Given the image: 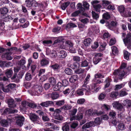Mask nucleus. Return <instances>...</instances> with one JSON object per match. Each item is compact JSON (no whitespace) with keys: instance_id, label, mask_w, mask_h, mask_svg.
<instances>
[{"instance_id":"43","label":"nucleus","mask_w":131,"mask_h":131,"mask_svg":"<svg viewBox=\"0 0 131 131\" xmlns=\"http://www.w3.org/2000/svg\"><path fill=\"white\" fill-rule=\"evenodd\" d=\"M1 14H6L8 11V9L5 7L1 8L0 9Z\"/></svg>"},{"instance_id":"49","label":"nucleus","mask_w":131,"mask_h":131,"mask_svg":"<svg viewBox=\"0 0 131 131\" xmlns=\"http://www.w3.org/2000/svg\"><path fill=\"white\" fill-rule=\"evenodd\" d=\"M130 53L126 51H125L124 52V58L127 60H128Z\"/></svg>"},{"instance_id":"21","label":"nucleus","mask_w":131,"mask_h":131,"mask_svg":"<svg viewBox=\"0 0 131 131\" xmlns=\"http://www.w3.org/2000/svg\"><path fill=\"white\" fill-rule=\"evenodd\" d=\"M2 18V20L5 22L10 21L13 19V18L10 16L8 15L4 16Z\"/></svg>"},{"instance_id":"44","label":"nucleus","mask_w":131,"mask_h":131,"mask_svg":"<svg viewBox=\"0 0 131 131\" xmlns=\"http://www.w3.org/2000/svg\"><path fill=\"white\" fill-rule=\"evenodd\" d=\"M64 72L66 74L68 75H71L73 73L72 70L69 68H67L65 69Z\"/></svg>"},{"instance_id":"14","label":"nucleus","mask_w":131,"mask_h":131,"mask_svg":"<svg viewBox=\"0 0 131 131\" xmlns=\"http://www.w3.org/2000/svg\"><path fill=\"white\" fill-rule=\"evenodd\" d=\"M103 81V80H101L96 78L94 79L92 81L93 83L91 85L92 87L91 89L92 90L95 89V87L96 86V85L97 84H100Z\"/></svg>"},{"instance_id":"47","label":"nucleus","mask_w":131,"mask_h":131,"mask_svg":"<svg viewBox=\"0 0 131 131\" xmlns=\"http://www.w3.org/2000/svg\"><path fill=\"white\" fill-rule=\"evenodd\" d=\"M93 6L96 11L97 12H100V8L101 7V6L100 4H99L96 5H94Z\"/></svg>"},{"instance_id":"17","label":"nucleus","mask_w":131,"mask_h":131,"mask_svg":"<svg viewBox=\"0 0 131 131\" xmlns=\"http://www.w3.org/2000/svg\"><path fill=\"white\" fill-rule=\"evenodd\" d=\"M123 105L126 106L128 109L131 108V100L128 99L124 100L123 101Z\"/></svg>"},{"instance_id":"59","label":"nucleus","mask_w":131,"mask_h":131,"mask_svg":"<svg viewBox=\"0 0 131 131\" xmlns=\"http://www.w3.org/2000/svg\"><path fill=\"white\" fill-rule=\"evenodd\" d=\"M128 93L126 91H124V89H122L119 92V95L121 96H123L127 95Z\"/></svg>"},{"instance_id":"32","label":"nucleus","mask_w":131,"mask_h":131,"mask_svg":"<svg viewBox=\"0 0 131 131\" xmlns=\"http://www.w3.org/2000/svg\"><path fill=\"white\" fill-rule=\"evenodd\" d=\"M80 66L81 67H87L88 65V62L86 60L82 61L80 63Z\"/></svg>"},{"instance_id":"25","label":"nucleus","mask_w":131,"mask_h":131,"mask_svg":"<svg viewBox=\"0 0 131 131\" xmlns=\"http://www.w3.org/2000/svg\"><path fill=\"white\" fill-rule=\"evenodd\" d=\"M72 106L70 104H67L61 107L60 108L62 111V110L65 111H67L70 110L72 108Z\"/></svg>"},{"instance_id":"9","label":"nucleus","mask_w":131,"mask_h":131,"mask_svg":"<svg viewBox=\"0 0 131 131\" xmlns=\"http://www.w3.org/2000/svg\"><path fill=\"white\" fill-rule=\"evenodd\" d=\"M16 87V85L14 84H10L7 86L4 87L3 91L5 92H11L14 90Z\"/></svg>"},{"instance_id":"57","label":"nucleus","mask_w":131,"mask_h":131,"mask_svg":"<svg viewBox=\"0 0 131 131\" xmlns=\"http://www.w3.org/2000/svg\"><path fill=\"white\" fill-rule=\"evenodd\" d=\"M102 109L104 110L105 111H107L110 109V107L109 106L104 104L102 107Z\"/></svg>"},{"instance_id":"30","label":"nucleus","mask_w":131,"mask_h":131,"mask_svg":"<svg viewBox=\"0 0 131 131\" xmlns=\"http://www.w3.org/2000/svg\"><path fill=\"white\" fill-rule=\"evenodd\" d=\"M92 41V40L90 38L86 39L84 41V44L86 47H88L90 45Z\"/></svg>"},{"instance_id":"53","label":"nucleus","mask_w":131,"mask_h":131,"mask_svg":"<svg viewBox=\"0 0 131 131\" xmlns=\"http://www.w3.org/2000/svg\"><path fill=\"white\" fill-rule=\"evenodd\" d=\"M95 78H103L104 77V75L102 73H97L95 74L94 75Z\"/></svg>"},{"instance_id":"4","label":"nucleus","mask_w":131,"mask_h":131,"mask_svg":"<svg viewBox=\"0 0 131 131\" xmlns=\"http://www.w3.org/2000/svg\"><path fill=\"white\" fill-rule=\"evenodd\" d=\"M131 33L127 34L126 38L123 39V41L125 45L127 46V48L131 50Z\"/></svg>"},{"instance_id":"34","label":"nucleus","mask_w":131,"mask_h":131,"mask_svg":"<svg viewBox=\"0 0 131 131\" xmlns=\"http://www.w3.org/2000/svg\"><path fill=\"white\" fill-rule=\"evenodd\" d=\"M62 129L63 131H70V129L69 124L66 123L62 127Z\"/></svg>"},{"instance_id":"12","label":"nucleus","mask_w":131,"mask_h":131,"mask_svg":"<svg viewBox=\"0 0 131 131\" xmlns=\"http://www.w3.org/2000/svg\"><path fill=\"white\" fill-rule=\"evenodd\" d=\"M54 102L51 101H47L46 102H42L39 105L43 107H47L49 106H51L54 105Z\"/></svg>"},{"instance_id":"20","label":"nucleus","mask_w":131,"mask_h":131,"mask_svg":"<svg viewBox=\"0 0 131 131\" xmlns=\"http://www.w3.org/2000/svg\"><path fill=\"white\" fill-rule=\"evenodd\" d=\"M119 93L118 92L114 91L110 93V96L113 99H117Z\"/></svg>"},{"instance_id":"52","label":"nucleus","mask_w":131,"mask_h":131,"mask_svg":"<svg viewBox=\"0 0 131 131\" xmlns=\"http://www.w3.org/2000/svg\"><path fill=\"white\" fill-rule=\"evenodd\" d=\"M118 129L120 130H124L125 128L124 124L122 123H120L118 125Z\"/></svg>"},{"instance_id":"36","label":"nucleus","mask_w":131,"mask_h":131,"mask_svg":"<svg viewBox=\"0 0 131 131\" xmlns=\"http://www.w3.org/2000/svg\"><path fill=\"white\" fill-rule=\"evenodd\" d=\"M70 3L69 1H68L66 2H64L61 5V8L63 10L66 9V8L70 4Z\"/></svg>"},{"instance_id":"38","label":"nucleus","mask_w":131,"mask_h":131,"mask_svg":"<svg viewBox=\"0 0 131 131\" xmlns=\"http://www.w3.org/2000/svg\"><path fill=\"white\" fill-rule=\"evenodd\" d=\"M50 67L54 70H58L61 67L60 66L59 64L56 63L51 65Z\"/></svg>"},{"instance_id":"19","label":"nucleus","mask_w":131,"mask_h":131,"mask_svg":"<svg viewBox=\"0 0 131 131\" xmlns=\"http://www.w3.org/2000/svg\"><path fill=\"white\" fill-rule=\"evenodd\" d=\"M35 0H26L25 1V5L26 6L28 7H33Z\"/></svg>"},{"instance_id":"29","label":"nucleus","mask_w":131,"mask_h":131,"mask_svg":"<svg viewBox=\"0 0 131 131\" xmlns=\"http://www.w3.org/2000/svg\"><path fill=\"white\" fill-rule=\"evenodd\" d=\"M58 54L59 57L61 58H65L67 55L66 52L64 50H61L58 53Z\"/></svg>"},{"instance_id":"1","label":"nucleus","mask_w":131,"mask_h":131,"mask_svg":"<svg viewBox=\"0 0 131 131\" xmlns=\"http://www.w3.org/2000/svg\"><path fill=\"white\" fill-rule=\"evenodd\" d=\"M127 74L124 69H119L115 70L113 73V74L115 77H117L119 79H122Z\"/></svg>"},{"instance_id":"55","label":"nucleus","mask_w":131,"mask_h":131,"mask_svg":"<svg viewBox=\"0 0 131 131\" xmlns=\"http://www.w3.org/2000/svg\"><path fill=\"white\" fill-rule=\"evenodd\" d=\"M117 24V23L116 22H115L114 21H112L110 25H109L108 26V28L109 29L111 30H112V27H115L116 26Z\"/></svg>"},{"instance_id":"2","label":"nucleus","mask_w":131,"mask_h":131,"mask_svg":"<svg viewBox=\"0 0 131 131\" xmlns=\"http://www.w3.org/2000/svg\"><path fill=\"white\" fill-rule=\"evenodd\" d=\"M42 91V88L37 85H34L32 87L30 91V93L32 95H39Z\"/></svg>"},{"instance_id":"31","label":"nucleus","mask_w":131,"mask_h":131,"mask_svg":"<svg viewBox=\"0 0 131 131\" xmlns=\"http://www.w3.org/2000/svg\"><path fill=\"white\" fill-rule=\"evenodd\" d=\"M4 85L3 83H0V99L3 100L4 98L3 95V92L1 91H3V89L4 88Z\"/></svg>"},{"instance_id":"37","label":"nucleus","mask_w":131,"mask_h":131,"mask_svg":"<svg viewBox=\"0 0 131 131\" xmlns=\"http://www.w3.org/2000/svg\"><path fill=\"white\" fill-rule=\"evenodd\" d=\"M101 59L102 58H101L95 56L93 59V63L95 64H96L100 61Z\"/></svg>"},{"instance_id":"41","label":"nucleus","mask_w":131,"mask_h":131,"mask_svg":"<svg viewBox=\"0 0 131 131\" xmlns=\"http://www.w3.org/2000/svg\"><path fill=\"white\" fill-rule=\"evenodd\" d=\"M49 80L50 83L51 84L52 86H54L55 85L56 83V81L54 78L50 77L49 79Z\"/></svg>"},{"instance_id":"5","label":"nucleus","mask_w":131,"mask_h":131,"mask_svg":"<svg viewBox=\"0 0 131 131\" xmlns=\"http://www.w3.org/2000/svg\"><path fill=\"white\" fill-rule=\"evenodd\" d=\"M112 105L114 108L122 112L125 111L123 105L119 101H114L112 103Z\"/></svg>"},{"instance_id":"23","label":"nucleus","mask_w":131,"mask_h":131,"mask_svg":"<svg viewBox=\"0 0 131 131\" xmlns=\"http://www.w3.org/2000/svg\"><path fill=\"white\" fill-rule=\"evenodd\" d=\"M78 78L77 75H74L71 76V77L69 78V80L70 82L74 83L78 80Z\"/></svg>"},{"instance_id":"64","label":"nucleus","mask_w":131,"mask_h":131,"mask_svg":"<svg viewBox=\"0 0 131 131\" xmlns=\"http://www.w3.org/2000/svg\"><path fill=\"white\" fill-rule=\"evenodd\" d=\"M62 82L63 86L64 87L67 86L69 84V82L66 79H65L62 80Z\"/></svg>"},{"instance_id":"45","label":"nucleus","mask_w":131,"mask_h":131,"mask_svg":"<svg viewBox=\"0 0 131 131\" xmlns=\"http://www.w3.org/2000/svg\"><path fill=\"white\" fill-rule=\"evenodd\" d=\"M32 78V76L30 73H27L26 74L25 78L26 80L30 81L31 79Z\"/></svg>"},{"instance_id":"58","label":"nucleus","mask_w":131,"mask_h":131,"mask_svg":"<svg viewBox=\"0 0 131 131\" xmlns=\"http://www.w3.org/2000/svg\"><path fill=\"white\" fill-rule=\"evenodd\" d=\"M102 121V118H97L95 120V123L97 125H100Z\"/></svg>"},{"instance_id":"60","label":"nucleus","mask_w":131,"mask_h":131,"mask_svg":"<svg viewBox=\"0 0 131 131\" xmlns=\"http://www.w3.org/2000/svg\"><path fill=\"white\" fill-rule=\"evenodd\" d=\"M84 71V70L82 69H77L75 71V72L76 74H80L83 73Z\"/></svg>"},{"instance_id":"13","label":"nucleus","mask_w":131,"mask_h":131,"mask_svg":"<svg viewBox=\"0 0 131 131\" xmlns=\"http://www.w3.org/2000/svg\"><path fill=\"white\" fill-rule=\"evenodd\" d=\"M17 119L16 123L17 125L21 126L23 124V122H24L25 118L22 116L18 115L17 116Z\"/></svg>"},{"instance_id":"16","label":"nucleus","mask_w":131,"mask_h":131,"mask_svg":"<svg viewBox=\"0 0 131 131\" xmlns=\"http://www.w3.org/2000/svg\"><path fill=\"white\" fill-rule=\"evenodd\" d=\"M12 53L11 52H6L3 53L2 57V58H5L8 60H11L13 59V57L11 56Z\"/></svg>"},{"instance_id":"46","label":"nucleus","mask_w":131,"mask_h":131,"mask_svg":"<svg viewBox=\"0 0 131 131\" xmlns=\"http://www.w3.org/2000/svg\"><path fill=\"white\" fill-rule=\"evenodd\" d=\"M80 67L79 64L78 62H76L73 63V65L71 66V67L73 69H77Z\"/></svg>"},{"instance_id":"6","label":"nucleus","mask_w":131,"mask_h":131,"mask_svg":"<svg viewBox=\"0 0 131 131\" xmlns=\"http://www.w3.org/2000/svg\"><path fill=\"white\" fill-rule=\"evenodd\" d=\"M125 7L123 5L120 6L118 7V11L123 16H130L131 15L130 12L128 11H125Z\"/></svg>"},{"instance_id":"24","label":"nucleus","mask_w":131,"mask_h":131,"mask_svg":"<svg viewBox=\"0 0 131 131\" xmlns=\"http://www.w3.org/2000/svg\"><path fill=\"white\" fill-rule=\"evenodd\" d=\"M49 63V61L45 58L43 59L40 62L41 65L43 67L47 66Z\"/></svg>"},{"instance_id":"10","label":"nucleus","mask_w":131,"mask_h":131,"mask_svg":"<svg viewBox=\"0 0 131 131\" xmlns=\"http://www.w3.org/2000/svg\"><path fill=\"white\" fill-rule=\"evenodd\" d=\"M21 105L25 109L27 108L28 106L32 108H34L37 107L36 104L34 103H29L23 101L22 102Z\"/></svg>"},{"instance_id":"33","label":"nucleus","mask_w":131,"mask_h":131,"mask_svg":"<svg viewBox=\"0 0 131 131\" xmlns=\"http://www.w3.org/2000/svg\"><path fill=\"white\" fill-rule=\"evenodd\" d=\"M37 7H43V4L42 2H40L39 1L37 2L35 0V2L33 4V7L36 8Z\"/></svg>"},{"instance_id":"15","label":"nucleus","mask_w":131,"mask_h":131,"mask_svg":"<svg viewBox=\"0 0 131 131\" xmlns=\"http://www.w3.org/2000/svg\"><path fill=\"white\" fill-rule=\"evenodd\" d=\"M109 115L114 119L112 121V123L114 124H115L116 123V121L115 119V116L116 115V112L113 110H111L109 112Z\"/></svg>"},{"instance_id":"54","label":"nucleus","mask_w":131,"mask_h":131,"mask_svg":"<svg viewBox=\"0 0 131 131\" xmlns=\"http://www.w3.org/2000/svg\"><path fill=\"white\" fill-rule=\"evenodd\" d=\"M64 40V39L62 37H60L58 38L57 39L54 41V44L57 43L61 42H63Z\"/></svg>"},{"instance_id":"11","label":"nucleus","mask_w":131,"mask_h":131,"mask_svg":"<svg viewBox=\"0 0 131 131\" xmlns=\"http://www.w3.org/2000/svg\"><path fill=\"white\" fill-rule=\"evenodd\" d=\"M69 125L70 127V131H76L79 125L78 122L75 121L70 123Z\"/></svg>"},{"instance_id":"62","label":"nucleus","mask_w":131,"mask_h":131,"mask_svg":"<svg viewBox=\"0 0 131 131\" xmlns=\"http://www.w3.org/2000/svg\"><path fill=\"white\" fill-rule=\"evenodd\" d=\"M92 16L94 19H97L99 17V15L98 14L95 12L92 11Z\"/></svg>"},{"instance_id":"51","label":"nucleus","mask_w":131,"mask_h":131,"mask_svg":"<svg viewBox=\"0 0 131 131\" xmlns=\"http://www.w3.org/2000/svg\"><path fill=\"white\" fill-rule=\"evenodd\" d=\"M84 91L82 88L76 91L77 94L79 96L83 95L84 94Z\"/></svg>"},{"instance_id":"18","label":"nucleus","mask_w":131,"mask_h":131,"mask_svg":"<svg viewBox=\"0 0 131 131\" xmlns=\"http://www.w3.org/2000/svg\"><path fill=\"white\" fill-rule=\"evenodd\" d=\"M7 103L10 107L14 108L16 106V105L14 104V101L13 99H9L7 100Z\"/></svg>"},{"instance_id":"22","label":"nucleus","mask_w":131,"mask_h":131,"mask_svg":"<svg viewBox=\"0 0 131 131\" xmlns=\"http://www.w3.org/2000/svg\"><path fill=\"white\" fill-rule=\"evenodd\" d=\"M81 11L77 10L71 14V15L72 17H76L78 16L79 14H81L84 12V9L82 8L80 10Z\"/></svg>"},{"instance_id":"56","label":"nucleus","mask_w":131,"mask_h":131,"mask_svg":"<svg viewBox=\"0 0 131 131\" xmlns=\"http://www.w3.org/2000/svg\"><path fill=\"white\" fill-rule=\"evenodd\" d=\"M103 18L105 19H108L110 17V15L108 12L104 13L103 15Z\"/></svg>"},{"instance_id":"27","label":"nucleus","mask_w":131,"mask_h":131,"mask_svg":"<svg viewBox=\"0 0 131 131\" xmlns=\"http://www.w3.org/2000/svg\"><path fill=\"white\" fill-rule=\"evenodd\" d=\"M93 123L92 122H90L84 124L82 127V128L83 129L86 128H89L93 126Z\"/></svg>"},{"instance_id":"8","label":"nucleus","mask_w":131,"mask_h":131,"mask_svg":"<svg viewBox=\"0 0 131 131\" xmlns=\"http://www.w3.org/2000/svg\"><path fill=\"white\" fill-rule=\"evenodd\" d=\"M87 84H84L82 85V89L85 92V94L86 95H89L93 93V91L90 88L89 86L87 85Z\"/></svg>"},{"instance_id":"63","label":"nucleus","mask_w":131,"mask_h":131,"mask_svg":"<svg viewBox=\"0 0 131 131\" xmlns=\"http://www.w3.org/2000/svg\"><path fill=\"white\" fill-rule=\"evenodd\" d=\"M83 6L84 7L85 9H89L90 5L89 3L86 2H84L83 4Z\"/></svg>"},{"instance_id":"26","label":"nucleus","mask_w":131,"mask_h":131,"mask_svg":"<svg viewBox=\"0 0 131 131\" xmlns=\"http://www.w3.org/2000/svg\"><path fill=\"white\" fill-rule=\"evenodd\" d=\"M49 94L51 98L54 100L58 99L59 97V94L57 92H52L51 93Z\"/></svg>"},{"instance_id":"28","label":"nucleus","mask_w":131,"mask_h":131,"mask_svg":"<svg viewBox=\"0 0 131 131\" xmlns=\"http://www.w3.org/2000/svg\"><path fill=\"white\" fill-rule=\"evenodd\" d=\"M13 73V71L11 69H7L5 73L7 77L8 78L11 77Z\"/></svg>"},{"instance_id":"7","label":"nucleus","mask_w":131,"mask_h":131,"mask_svg":"<svg viewBox=\"0 0 131 131\" xmlns=\"http://www.w3.org/2000/svg\"><path fill=\"white\" fill-rule=\"evenodd\" d=\"M29 117L30 119L33 122L38 124L41 123V121L39 117L35 114H31Z\"/></svg>"},{"instance_id":"35","label":"nucleus","mask_w":131,"mask_h":131,"mask_svg":"<svg viewBox=\"0 0 131 131\" xmlns=\"http://www.w3.org/2000/svg\"><path fill=\"white\" fill-rule=\"evenodd\" d=\"M112 81V80L111 79L108 77L105 80V82L106 83L105 85L104 88L105 89L108 87L110 84V82Z\"/></svg>"},{"instance_id":"40","label":"nucleus","mask_w":131,"mask_h":131,"mask_svg":"<svg viewBox=\"0 0 131 131\" xmlns=\"http://www.w3.org/2000/svg\"><path fill=\"white\" fill-rule=\"evenodd\" d=\"M65 103V100H61L58 101L56 102L55 105L58 106H60L63 105Z\"/></svg>"},{"instance_id":"50","label":"nucleus","mask_w":131,"mask_h":131,"mask_svg":"<svg viewBox=\"0 0 131 131\" xmlns=\"http://www.w3.org/2000/svg\"><path fill=\"white\" fill-rule=\"evenodd\" d=\"M104 113V112L101 111H98L97 110H95L94 111V114L97 116H100Z\"/></svg>"},{"instance_id":"61","label":"nucleus","mask_w":131,"mask_h":131,"mask_svg":"<svg viewBox=\"0 0 131 131\" xmlns=\"http://www.w3.org/2000/svg\"><path fill=\"white\" fill-rule=\"evenodd\" d=\"M43 44L45 46H47L49 44H51L52 43V42L51 40H45L42 41Z\"/></svg>"},{"instance_id":"3","label":"nucleus","mask_w":131,"mask_h":131,"mask_svg":"<svg viewBox=\"0 0 131 131\" xmlns=\"http://www.w3.org/2000/svg\"><path fill=\"white\" fill-rule=\"evenodd\" d=\"M61 111L60 108H57L54 111V112L52 114L53 117L55 119L59 120H62L63 117L60 114Z\"/></svg>"},{"instance_id":"42","label":"nucleus","mask_w":131,"mask_h":131,"mask_svg":"<svg viewBox=\"0 0 131 131\" xmlns=\"http://www.w3.org/2000/svg\"><path fill=\"white\" fill-rule=\"evenodd\" d=\"M112 53L114 55L117 54L118 51L116 47L113 46L111 47Z\"/></svg>"},{"instance_id":"39","label":"nucleus","mask_w":131,"mask_h":131,"mask_svg":"<svg viewBox=\"0 0 131 131\" xmlns=\"http://www.w3.org/2000/svg\"><path fill=\"white\" fill-rule=\"evenodd\" d=\"M125 85V84L124 83H121L119 84L116 85L115 86L114 90L115 91H118L124 87Z\"/></svg>"},{"instance_id":"48","label":"nucleus","mask_w":131,"mask_h":131,"mask_svg":"<svg viewBox=\"0 0 131 131\" xmlns=\"http://www.w3.org/2000/svg\"><path fill=\"white\" fill-rule=\"evenodd\" d=\"M8 122L7 120L5 119L2 120L1 123V125L4 127L7 126L8 125Z\"/></svg>"}]
</instances>
